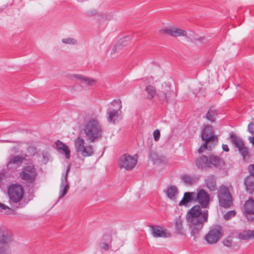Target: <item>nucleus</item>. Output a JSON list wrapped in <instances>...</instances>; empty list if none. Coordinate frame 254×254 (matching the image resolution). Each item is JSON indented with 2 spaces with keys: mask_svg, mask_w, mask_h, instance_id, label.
Segmentation results:
<instances>
[{
  "mask_svg": "<svg viewBox=\"0 0 254 254\" xmlns=\"http://www.w3.org/2000/svg\"><path fill=\"white\" fill-rule=\"evenodd\" d=\"M199 205L192 206L187 213V218L191 229L190 234L195 240L199 232L203 228L205 223L208 222V211L201 210Z\"/></svg>",
  "mask_w": 254,
  "mask_h": 254,
  "instance_id": "obj_1",
  "label": "nucleus"
},
{
  "mask_svg": "<svg viewBox=\"0 0 254 254\" xmlns=\"http://www.w3.org/2000/svg\"><path fill=\"white\" fill-rule=\"evenodd\" d=\"M81 131L87 141L93 143L102 137L103 128L97 116H92L83 124Z\"/></svg>",
  "mask_w": 254,
  "mask_h": 254,
  "instance_id": "obj_2",
  "label": "nucleus"
},
{
  "mask_svg": "<svg viewBox=\"0 0 254 254\" xmlns=\"http://www.w3.org/2000/svg\"><path fill=\"white\" fill-rule=\"evenodd\" d=\"M24 193L23 188L20 185L14 184L8 188V202L12 208L17 210L25 206L26 203L23 199Z\"/></svg>",
  "mask_w": 254,
  "mask_h": 254,
  "instance_id": "obj_3",
  "label": "nucleus"
},
{
  "mask_svg": "<svg viewBox=\"0 0 254 254\" xmlns=\"http://www.w3.org/2000/svg\"><path fill=\"white\" fill-rule=\"evenodd\" d=\"M201 137L204 142L198 149V152L200 154L205 150H211L218 141L217 136L213 134L211 126L207 125L204 127L201 132Z\"/></svg>",
  "mask_w": 254,
  "mask_h": 254,
  "instance_id": "obj_4",
  "label": "nucleus"
},
{
  "mask_svg": "<svg viewBox=\"0 0 254 254\" xmlns=\"http://www.w3.org/2000/svg\"><path fill=\"white\" fill-rule=\"evenodd\" d=\"M107 110L108 122L115 124L119 117L122 114V102L120 99H115L108 105Z\"/></svg>",
  "mask_w": 254,
  "mask_h": 254,
  "instance_id": "obj_5",
  "label": "nucleus"
},
{
  "mask_svg": "<svg viewBox=\"0 0 254 254\" xmlns=\"http://www.w3.org/2000/svg\"><path fill=\"white\" fill-rule=\"evenodd\" d=\"M84 143V140L81 137L75 138L74 140L75 151L84 157L92 156L94 153L93 146L90 144L85 145Z\"/></svg>",
  "mask_w": 254,
  "mask_h": 254,
  "instance_id": "obj_6",
  "label": "nucleus"
},
{
  "mask_svg": "<svg viewBox=\"0 0 254 254\" xmlns=\"http://www.w3.org/2000/svg\"><path fill=\"white\" fill-rule=\"evenodd\" d=\"M221 227L218 225H213L210 228L206 234L204 239L207 244L213 245L217 243L222 236Z\"/></svg>",
  "mask_w": 254,
  "mask_h": 254,
  "instance_id": "obj_7",
  "label": "nucleus"
},
{
  "mask_svg": "<svg viewBox=\"0 0 254 254\" xmlns=\"http://www.w3.org/2000/svg\"><path fill=\"white\" fill-rule=\"evenodd\" d=\"M229 138H231L232 143L238 148L244 160L246 157L249 156V149L245 146L244 142L241 138L237 137L233 131L230 133Z\"/></svg>",
  "mask_w": 254,
  "mask_h": 254,
  "instance_id": "obj_8",
  "label": "nucleus"
},
{
  "mask_svg": "<svg viewBox=\"0 0 254 254\" xmlns=\"http://www.w3.org/2000/svg\"><path fill=\"white\" fill-rule=\"evenodd\" d=\"M136 163V158L127 154H125L120 158L119 166L120 168L130 170L134 167Z\"/></svg>",
  "mask_w": 254,
  "mask_h": 254,
  "instance_id": "obj_9",
  "label": "nucleus"
},
{
  "mask_svg": "<svg viewBox=\"0 0 254 254\" xmlns=\"http://www.w3.org/2000/svg\"><path fill=\"white\" fill-rule=\"evenodd\" d=\"M13 242L12 232L4 226L0 227V245L10 246Z\"/></svg>",
  "mask_w": 254,
  "mask_h": 254,
  "instance_id": "obj_10",
  "label": "nucleus"
},
{
  "mask_svg": "<svg viewBox=\"0 0 254 254\" xmlns=\"http://www.w3.org/2000/svg\"><path fill=\"white\" fill-rule=\"evenodd\" d=\"M195 202L197 201L202 208L208 207L209 202V196L203 189H200L197 193L195 192Z\"/></svg>",
  "mask_w": 254,
  "mask_h": 254,
  "instance_id": "obj_11",
  "label": "nucleus"
},
{
  "mask_svg": "<svg viewBox=\"0 0 254 254\" xmlns=\"http://www.w3.org/2000/svg\"><path fill=\"white\" fill-rule=\"evenodd\" d=\"M36 174L34 167L28 166L20 173L19 176L22 180L31 183L35 180Z\"/></svg>",
  "mask_w": 254,
  "mask_h": 254,
  "instance_id": "obj_12",
  "label": "nucleus"
},
{
  "mask_svg": "<svg viewBox=\"0 0 254 254\" xmlns=\"http://www.w3.org/2000/svg\"><path fill=\"white\" fill-rule=\"evenodd\" d=\"M69 169V167H68L66 171L63 173L62 175L59 191V198H61L65 196L69 190V185L67 180V173Z\"/></svg>",
  "mask_w": 254,
  "mask_h": 254,
  "instance_id": "obj_13",
  "label": "nucleus"
},
{
  "mask_svg": "<svg viewBox=\"0 0 254 254\" xmlns=\"http://www.w3.org/2000/svg\"><path fill=\"white\" fill-rule=\"evenodd\" d=\"M245 212L244 213L247 219L252 221L254 220V200L250 197L244 204Z\"/></svg>",
  "mask_w": 254,
  "mask_h": 254,
  "instance_id": "obj_14",
  "label": "nucleus"
},
{
  "mask_svg": "<svg viewBox=\"0 0 254 254\" xmlns=\"http://www.w3.org/2000/svg\"><path fill=\"white\" fill-rule=\"evenodd\" d=\"M232 190V187L230 188L223 185V208H229L233 205V198L230 192Z\"/></svg>",
  "mask_w": 254,
  "mask_h": 254,
  "instance_id": "obj_15",
  "label": "nucleus"
},
{
  "mask_svg": "<svg viewBox=\"0 0 254 254\" xmlns=\"http://www.w3.org/2000/svg\"><path fill=\"white\" fill-rule=\"evenodd\" d=\"M164 34L170 35L173 37L187 36V32L180 28L170 26L161 30Z\"/></svg>",
  "mask_w": 254,
  "mask_h": 254,
  "instance_id": "obj_16",
  "label": "nucleus"
},
{
  "mask_svg": "<svg viewBox=\"0 0 254 254\" xmlns=\"http://www.w3.org/2000/svg\"><path fill=\"white\" fill-rule=\"evenodd\" d=\"M158 99L162 102H170L173 101L176 96V94L174 91L169 88L166 91L159 92L157 94Z\"/></svg>",
  "mask_w": 254,
  "mask_h": 254,
  "instance_id": "obj_17",
  "label": "nucleus"
},
{
  "mask_svg": "<svg viewBox=\"0 0 254 254\" xmlns=\"http://www.w3.org/2000/svg\"><path fill=\"white\" fill-rule=\"evenodd\" d=\"M196 168L199 170H207L209 169L208 157L201 155L197 157L194 161Z\"/></svg>",
  "mask_w": 254,
  "mask_h": 254,
  "instance_id": "obj_18",
  "label": "nucleus"
},
{
  "mask_svg": "<svg viewBox=\"0 0 254 254\" xmlns=\"http://www.w3.org/2000/svg\"><path fill=\"white\" fill-rule=\"evenodd\" d=\"M199 177L197 175H189L184 174L182 175L181 177V180L183 182L188 186H192L198 183L199 180Z\"/></svg>",
  "mask_w": 254,
  "mask_h": 254,
  "instance_id": "obj_19",
  "label": "nucleus"
},
{
  "mask_svg": "<svg viewBox=\"0 0 254 254\" xmlns=\"http://www.w3.org/2000/svg\"><path fill=\"white\" fill-rule=\"evenodd\" d=\"M72 77L75 78L80 81L82 84L86 86H93L97 83V81L95 79L80 74H74L72 75Z\"/></svg>",
  "mask_w": 254,
  "mask_h": 254,
  "instance_id": "obj_20",
  "label": "nucleus"
},
{
  "mask_svg": "<svg viewBox=\"0 0 254 254\" xmlns=\"http://www.w3.org/2000/svg\"><path fill=\"white\" fill-rule=\"evenodd\" d=\"M207 157L209 169L213 167L218 168L220 166L221 163L220 157L213 154L209 155Z\"/></svg>",
  "mask_w": 254,
  "mask_h": 254,
  "instance_id": "obj_21",
  "label": "nucleus"
},
{
  "mask_svg": "<svg viewBox=\"0 0 254 254\" xmlns=\"http://www.w3.org/2000/svg\"><path fill=\"white\" fill-rule=\"evenodd\" d=\"M191 202H195V192H186L182 199L179 202L180 206L187 205Z\"/></svg>",
  "mask_w": 254,
  "mask_h": 254,
  "instance_id": "obj_22",
  "label": "nucleus"
},
{
  "mask_svg": "<svg viewBox=\"0 0 254 254\" xmlns=\"http://www.w3.org/2000/svg\"><path fill=\"white\" fill-rule=\"evenodd\" d=\"M246 190L252 194L254 191V178L247 176L244 180Z\"/></svg>",
  "mask_w": 254,
  "mask_h": 254,
  "instance_id": "obj_23",
  "label": "nucleus"
},
{
  "mask_svg": "<svg viewBox=\"0 0 254 254\" xmlns=\"http://www.w3.org/2000/svg\"><path fill=\"white\" fill-rule=\"evenodd\" d=\"M175 233L179 235H184L185 234L183 226V220L181 216H178L175 219Z\"/></svg>",
  "mask_w": 254,
  "mask_h": 254,
  "instance_id": "obj_24",
  "label": "nucleus"
},
{
  "mask_svg": "<svg viewBox=\"0 0 254 254\" xmlns=\"http://www.w3.org/2000/svg\"><path fill=\"white\" fill-rule=\"evenodd\" d=\"M55 144L57 148V149L61 152L62 151L64 153L66 158L69 159L70 156V151L68 148V147L63 142L59 140H58L56 142Z\"/></svg>",
  "mask_w": 254,
  "mask_h": 254,
  "instance_id": "obj_25",
  "label": "nucleus"
},
{
  "mask_svg": "<svg viewBox=\"0 0 254 254\" xmlns=\"http://www.w3.org/2000/svg\"><path fill=\"white\" fill-rule=\"evenodd\" d=\"M205 183L206 187L210 190H215L217 189L216 188V182L215 177L213 175H209L207 176Z\"/></svg>",
  "mask_w": 254,
  "mask_h": 254,
  "instance_id": "obj_26",
  "label": "nucleus"
},
{
  "mask_svg": "<svg viewBox=\"0 0 254 254\" xmlns=\"http://www.w3.org/2000/svg\"><path fill=\"white\" fill-rule=\"evenodd\" d=\"M152 235L156 238L165 237L166 232L162 227L158 226L150 227Z\"/></svg>",
  "mask_w": 254,
  "mask_h": 254,
  "instance_id": "obj_27",
  "label": "nucleus"
},
{
  "mask_svg": "<svg viewBox=\"0 0 254 254\" xmlns=\"http://www.w3.org/2000/svg\"><path fill=\"white\" fill-rule=\"evenodd\" d=\"M178 189L175 186H169L166 191L167 197L171 200L176 199V195L178 194Z\"/></svg>",
  "mask_w": 254,
  "mask_h": 254,
  "instance_id": "obj_28",
  "label": "nucleus"
},
{
  "mask_svg": "<svg viewBox=\"0 0 254 254\" xmlns=\"http://www.w3.org/2000/svg\"><path fill=\"white\" fill-rule=\"evenodd\" d=\"M23 160V157L19 156H10L9 158L7 163V166L8 168L10 167L9 166L11 164H17L18 165L20 164L22 161Z\"/></svg>",
  "mask_w": 254,
  "mask_h": 254,
  "instance_id": "obj_29",
  "label": "nucleus"
},
{
  "mask_svg": "<svg viewBox=\"0 0 254 254\" xmlns=\"http://www.w3.org/2000/svg\"><path fill=\"white\" fill-rule=\"evenodd\" d=\"M16 209L0 202V211L7 215L14 214Z\"/></svg>",
  "mask_w": 254,
  "mask_h": 254,
  "instance_id": "obj_30",
  "label": "nucleus"
},
{
  "mask_svg": "<svg viewBox=\"0 0 254 254\" xmlns=\"http://www.w3.org/2000/svg\"><path fill=\"white\" fill-rule=\"evenodd\" d=\"M16 209L0 202V211L7 215L14 214Z\"/></svg>",
  "mask_w": 254,
  "mask_h": 254,
  "instance_id": "obj_31",
  "label": "nucleus"
},
{
  "mask_svg": "<svg viewBox=\"0 0 254 254\" xmlns=\"http://www.w3.org/2000/svg\"><path fill=\"white\" fill-rule=\"evenodd\" d=\"M217 116V112L216 110L213 107H211L208 110L206 117V119L211 122H214L216 120Z\"/></svg>",
  "mask_w": 254,
  "mask_h": 254,
  "instance_id": "obj_32",
  "label": "nucleus"
},
{
  "mask_svg": "<svg viewBox=\"0 0 254 254\" xmlns=\"http://www.w3.org/2000/svg\"><path fill=\"white\" fill-rule=\"evenodd\" d=\"M238 237L239 239L243 240L252 239L254 238V232L251 231H244L243 232L240 233L239 234Z\"/></svg>",
  "mask_w": 254,
  "mask_h": 254,
  "instance_id": "obj_33",
  "label": "nucleus"
},
{
  "mask_svg": "<svg viewBox=\"0 0 254 254\" xmlns=\"http://www.w3.org/2000/svg\"><path fill=\"white\" fill-rule=\"evenodd\" d=\"M145 90L147 93V98L152 99L156 94V91L155 87L151 85L146 86Z\"/></svg>",
  "mask_w": 254,
  "mask_h": 254,
  "instance_id": "obj_34",
  "label": "nucleus"
},
{
  "mask_svg": "<svg viewBox=\"0 0 254 254\" xmlns=\"http://www.w3.org/2000/svg\"><path fill=\"white\" fill-rule=\"evenodd\" d=\"M149 159L152 161L154 164H159L162 162V160L160 157L156 154V152L151 151L150 152Z\"/></svg>",
  "mask_w": 254,
  "mask_h": 254,
  "instance_id": "obj_35",
  "label": "nucleus"
},
{
  "mask_svg": "<svg viewBox=\"0 0 254 254\" xmlns=\"http://www.w3.org/2000/svg\"><path fill=\"white\" fill-rule=\"evenodd\" d=\"M125 39L126 38H124L123 40H121V41L118 42L116 45H115L113 47L111 51V55L112 56L114 55L116 53L119 52L122 46L126 45L125 44H122V43L125 41Z\"/></svg>",
  "mask_w": 254,
  "mask_h": 254,
  "instance_id": "obj_36",
  "label": "nucleus"
},
{
  "mask_svg": "<svg viewBox=\"0 0 254 254\" xmlns=\"http://www.w3.org/2000/svg\"><path fill=\"white\" fill-rule=\"evenodd\" d=\"M39 157H42V158L41 159V161L42 163L46 164L48 162L50 156L49 152L46 151H43L41 152V154H39Z\"/></svg>",
  "mask_w": 254,
  "mask_h": 254,
  "instance_id": "obj_37",
  "label": "nucleus"
},
{
  "mask_svg": "<svg viewBox=\"0 0 254 254\" xmlns=\"http://www.w3.org/2000/svg\"><path fill=\"white\" fill-rule=\"evenodd\" d=\"M236 215V211L235 210H231L223 214V219L225 220H229L234 217Z\"/></svg>",
  "mask_w": 254,
  "mask_h": 254,
  "instance_id": "obj_38",
  "label": "nucleus"
},
{
  "mask_svg": "<svg viewBox=\"0 0 254 254\" xmlns=\"http://www.w3.org/2000/svg\"><path fill=\"white\" fill-rule=\"evenodd\" d=\"M62 42L64 44L75 45L77 43V40L73 38H65L62 39Z\"/></svg>",
  "mask_w": 254,
  "mask_h": 254,
  "instance_id": "obj_39",
  "label": "nucleus"
},
{
  "mask_svg": "<svg viewBox=\"0 0 254 254\" xmlns=\"http://www.w3.org/2000/svg\"><path fill=\"white\" fill-rule=\"evenodd\" d=\"M0 254H11L10 246H0Z\"/></svg>",
  "mask_w": 254,
  "mask_h": 254,
  "instance_id": "obj_40",
  "label": "nucleus"
},
{
  "mask_svg": "<svg viewBox=\"0 0 254 254\" xmlns=\"http://www.w3.org/2000/svg\"><path fill=\"white\" fill-rule=\"evenodd\" d=\"M217 197L220 207H222V185L219 187L217 191Z\"/></svg>",
  "mask_w": 254,
  "mask_h": 254,
  "instance_id": "obj_41",
  "label": "nucleus"
},
{
  "mask_svg": "<svg viewBox=\"0 0 254 254\" xmlns=\"http://www.w3.org/2000/svg\"><path fill=\"white\" fill-rule=\"evenodd\" d=\"M248 171L249 173V174L248 176H251L252 177L254 178V164H250L248 166Z\"/></svg>",
  "mask_w": 254,
  "mask_h": 254,
  "instance_id": "obj_42",
  "label": "nucleus"
},
{
  "mask_svg": "<svg viewBox=\"0 0 254 254\" xmlns=\"http://www.w3.org/2000/svg\"><path fill=\"white\" fill-rule=\"evenodd\" d=\"M248 131L252 135H254V123L251 122L248 126Z\"/></svg>",
  "mask_w": 254,
  "mask_h": 254,
  "instance_id": "obj_43",
  "label": "nucleus"
},
{
  "mask_svg": "<svg viewBox=\"0 0 254 254\" xmlns=\"http://www.w3.org/2000/svg\"><path fill=\"white\" fill-rule=\"evenodd\" d=\"M160 136V132L159 130L158 129H155L153 132V137L154 140L156 141H157L159 139Z\"/></svg>",
  "mask_w": 254,
  "mask_h": 254,
  "instance_id": "obj_44",
  "label": "nucleus"
},
{
  "mask_svg": "<svg viewBox=\"0 0 254 254\" xmlns=\"http://www.w3.org/2000/svg\"><path fill=\"white\" fill-rule=\"evenodd\" d=\"M27 152L29 153V156L34 155L36 152V149L35 147L33 146H29L27 148Z\"/></svg>",
  "mask_w": 254,
  "mask_h": 254,
  "instance_id": "obj_45",
  "label": "nucleus"
},
{
  "mask_svg": "<svg viewBox=\"0 0 254 254\" xmlns=\"http://www.w3.org/2000/svg\"><path fill=\"white\" fill-rule=\"evenodd\" d=\"M100 247L103 251H107L109 248V246L107 243H102L100 244Z\"/></svg>",
  "mask_w": 254,
  "mask_h": 254,
  "instance_id": "obj_46",
  "label": "nucleus"
},
{
  "mask_svg": "<svg viewBox=\"0 0 254 254\" xmlns=\"http://www.w3.org/2000/svg\"><path fill=\"white\" fill-rule=\"evenodd\" d=\"M5 175L3 172H0V188H1L2 180L4 177Z\"/></svg>",
  "mask_w": 254,
  "mask_h": 254,
  "instance_id": "obj_47",
  "label": "nucleus"
},
{
  "mask_svg": "<svg viewBox=\"0 0 254 254\" xmlns=\"http://www.w3.org/2000/svg\"><path fill=\"white\" fill-rule=\"evenodd\" d=\"M223 245L227 247H229L231 246V242L228 240H225L223 241Z\"/></svg>",
  "mask_w": 254,
  "mask_h": 254,
  "instance_id": "obj_48",
  "label": "nucleus"
},
{
  "mask_svg": "<svg viewBox=\"0 0 254 254\" xmlns=\"http://www.w3.org/2000/svg\"><path fill=\"white\" fill-rule=\"evenodd\" d=\"M223 151L228 152L229 151V147L227 144H223Z\"/></svg>",
  "mask_w": 254,
  "mask_h": 254,
  "instance_id": "obj_49",
  "label": "nucleus"
},
{
  "mask_svg": "<svg viewBox=\"0 0 254 254\" xmlns=\"http://www.w3.org/2000/svg\"><path fill=\"white\" fill-rule=\"evenodd\" d=\"M249 140L252 144H254V136H250L249 138Z\"/></svg>",
  "mask_w": 254,
  "mask_h": 254,
  "instance_id": "obj_50",
  "label": "nucleus"
}]
</instances>
